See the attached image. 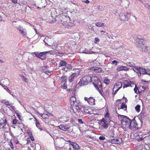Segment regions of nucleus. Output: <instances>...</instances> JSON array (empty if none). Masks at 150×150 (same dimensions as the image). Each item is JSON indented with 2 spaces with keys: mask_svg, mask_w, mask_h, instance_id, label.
<instances>
[{
  "mask_svg": "<svg viewBox=\"0 0 150 150\" xmlns=\"http://www.w3.org/2000/svg\"><path fill=\"white\" fill-rule=\"evenodd\" d=\"M17 120L16 119H13V120L12 122L13 124H16L17 122Z\"/></svg>",
  "mask_w": 150,
  "mask_h": 150,
  "instance_id": "nucleus-50",
  "label": "nucleus"
},
{
  "mask_svg": "<svg viewBox=\"0 0 150 150\" xmlns=\"http://www.w3.org/2000/svg\"><path fill=\"white\" fill-rule=\"evenodd\" d=\"M99 139L100 140H104L105 139V137L104 136H101L99 137Z\"/></svg>",
  "mask_w": 150,
  "mask_h": 150,
  "instance_id": "nucleus-46",
  "label": "nucleus"
},
{
  "mask_svg": "<svg viewBox=\"0 0 150 150\" xmlns=\"http://www.w3.org/2000/svg\"><path fill=\"white\" fill-rule=\"evenodd\" d=\"M109 143H111L112 144H119L122 143V141H107Z\"/></svg>",
  "mask_w": 150,
  "mask_h": 150,
  "instance_id": "nucleus-30",
  "label": "nucleus"
},
{
  "mask_svg": "<svg viewBox=\"0 0 150 150\" xmlns=\"http://www.w3.org/2000/svg\"><path fill=\"white\" fill-rule=\"evenodd\" d=\"M49 52H40L39 58L42 60L45 59L46 57V54L48 53Z\"/></svg>",
  "mask_w": 150,
  "mask_h": 150,
  "instance_id": "nucleus-13",
  "label": "nucleus"
},
{
  "mask_svg": "<svg viewBox=\"0 0 150 150\" xmlns=\"http://www.w3.org/2000/svg\"><path fill=\"white\" fill-rule=\"evenodd\" d=\"M76 74L75 73H73L69 78V81L70 82H72L74 78L76 76Z\"/></svg>",
  "mask_w": 150,
  "mask_h": 150,
  "instance_id": "nucleus-20",
  "label": "nucleus"
},
{
  "mask_svg": "<svg viewBox=\"0 0 150 150\" xmlns=\"http://www.w3.org/2000/svg\"><path fill=\"white\" fill-rule=\"evenodd\" d=\"M2 103L5 105L9 106L11 104H12V103H10L8 101H6L5 100H4Z\"/></svg>",
  "mask_w": 150,
  "mask_h": 150,
  "instance_id": "nucleus-31",
  "label": "nucleus"
},
{
  "mask_svg": "<svg viewBox=\"0 0 150 150\" xmlns=\"http://www.w3.org/2000/svg\"><path fill=\"white\" fill-rule=\"evenodd\" d=\"M4 89L6 90L8 92L11 94V91L6 86H4Z\"/></svg>",
  "mask_w": 150,
  "mask_h": 150,
  "instance_id": "nucleus-40",
  "label": "nucleus"
},
{
  "mask_svg": "<svg viewBox=\"0 0 150 150\" xmlns=\"http://www.w3.org/2000/svg\"><path fill=\"white\" fill-rule=\"evenodd\" d=\"M131 13H129L127 12L125 13L123 12L119 14V17L120 20L123 21H127L129 18L130 16Z\"/></svg>",
  "mask_w": 150,
  "mask_h": 150,
  "instance_id": "nucleus-6",
  "label": "nucleus"
},
{
  "mask_svg": "<svg viewBox=\"0 0 150 150\" xmlns=\"http://www.w3.org/2000/svg\"><path fill=\"white\" fill-rule=\"evenodd\" d=\"M63 69L65 71H67L69 69H68L66 67H65L63 68Z\"/></svg>",
  "mask_w": 150,
  "mask_h": 150,
  "instance_id": "nucleus-57",
  "label": "nucleus"
},
{
  "mask_svg": "<svg viewBox=\"0 0 150 150\" xmlns=\"http://www.w3.org/2000/svg\"><path fill=\"white\" fill-rule=\"evenodd\" d=\"M142 82H146V81L145 80H144V79H142Z\"/></svg>",
  "mask_w": 150,
  "mask_h": 150,
  "instance_id": "nucleus-64",
  "label": "nucleus"
},
{
  "mask_svg": "<svg viewBox=\"0 0 150 150\" xmlns=\"http://www.w3.org/2000/svg\"><path fill=\"white\" fill-rule=\"evenodd\" d=\"M82 109L85 113L87 114L90 113V111H89V109L88 108H82Z\"/></svg>",
  "mask_w": 150,
  "mask_h": 150,
  "instance_id": "nucleus-26",
  "label": "nucleus"
},
{
  "mask_svg": "<svg viewBox=\"0 0 150 150\" xmlns=\"http://www.w3.org/2000/svg\"><path fill=\"white\" fill-rule=\"evenodd\" d=\"M106 120L103 118L101 120V123L102 126L105 128H107L108 127V122Z\"/></svg>",
  "mask_w": 150,
  "mask_h": 150,
  "instance_id": "nucleus-12",
  "label": "nucleus"
},
{
  "mask_svg": "<svg viewBox=\"0 0 150 150\" xmlns=\"http://www.w3.org/2000/svg\"><path fill=\"white\" fill-rule=\"evenodd\" d=\"M100 88H97V90L98 91L100 94L103 96L104 97V93L103 92V91H101L100 90Z\"/></svg>",
  "mask_w": 150,
  "mask_h": 150,
  "instance_id": "nucleus-38",
  "label": "nucleus"
},
{
  "mask_svg": "<svg viewBox=\"0 0 150 150\" xmlns=\"http://www.w3.org/2000/svg\"><path fill=\"white\" fill-rule=\"evenodd\" d=\"M133 69L138 74L139 76H140L141 74H146L150 76V72L147 70L142 67L138 66L133 67Z\"/></svg>",
  "mask_w": 150,
  "mask_h": 150,
  "instance_id": "nucleus-2",
  "label": "nucleus"
},
{
  "mask_svg": "<svg viewBox=\"0 0 150 150\" xmlns=\"http://www.w3.org/2000/svg\"><path fill=\"white\" fill-rule=\"evenodd\" d=\"M145 116V115L144 112H142L139 115V117H140L139 118L140 119V120L141 123H142L143 122V121H142V118H144Z\"/></svg>",
  "mask_w": 150,
  "mask_h": 150,
  "instance_id": "nucleus-21",
  "label": "nucleus"
},
{
  "mask_svg": "<svg viewBox=\"0 0 150 150\" xmlns=\"http://www.w3.org/2000/svg\"><path fill=\"white\" fill-rule=\"evenodd\" d=\"M134 91L135 93H137V91H138V89L137 87H136V85H135V87L134 88Z\"/></svg>",
  "mask_w": 150,
  "mask_h": 150,
  "instance_id": "nucleus-49",
  "label": "nucleus"
},
{
  "mask_svg": "<svg viewBox=\"0 0 150 150\" xmlns=\"http://www.w3.org/2000/svg\"><path fill=\"white\" fill-rule=\"evenodd\" d=\"M141 46L140 47V50L142 51V52H146L148 51V47L147 46L145 45H141Z\"/></svg>",
  "mask_w": 150,
  "mask_h": 150,
  "instance_id": "nucleus-15",
  "label": "nucleus"
},
{
  "mask_svg": "<svg viewBox=\"0 0 150 150\" xmlns=\"http://www.w3.org/2000/svg\"><path fill=\"white\" fill-rule=\"evenodd\" d=\"M95 25L98 27H103L104 26V24L103 23L99 22L96 23Z\"/></svg>",
  "mask_w": 150,
  "mask_h": 150,
  "instance_id": "nucleus-27",
  "label": "nucleus"
},
{
  "mask_svg": "<svg viewBox=\"0 0 150 150\" xmlns=\"http://www.w3.org/2000/svg\"><path fill=\"white\" fill-rule=\"evenodd\" d=\"M42 71L44 72L47 75L49 74L50 73L49 71H47V67L45 66H42Z\"/></svg>",
  "mask_w": 150,
  "mask_h": 150,
  "instance_id": "nucleus-22",
  "label": "nucleus"
},
{
  "mask_svg": "<svg viewBox=\"0 0 150 150\" xmlns=\"http://www.w3.org/2000/svg\"><path fill=\"white\" fill-rule=\"evenodd\" d=\"M78 121L79 123H80L81 124H83V122L82 121L81 119H78Z\"/></svg>",
  "mask_w": 150,
  "mask_h": 150,
  "instance_id": "nucleus-53",
  "label": "nucleus"
},
{
  "mask_svg": "<svg viewBox=\"0 0 150 150\" xmlns=\"http://www.w3.org/2000/svg\"><path fill=\"white\" fill-rule=\"evenodd\" d=\"M18 0H11V1L13 3L16 4H18Z\"/></svg>",
  "mask_w": 150,
  "mask_h": 150,
  "instance_id": "nucleus-51",
  "label": "nucleus"
},
{
  "mask_svg": "<svg viewBox=\"0 0 150 150\" xmlns=\"http://www.w3.org/2000/svg\"><path fill=\"white\" fill-rule=\"evenodd\" d=\"M91 77L88 75L85 76L81 79L78 84L81 86L87 85L88 83L91 80Z\"/></svg>",
  "mask_w": 150,
  "mask_h": 150,
  "instance_id": "nucleus-3",
  "label": "nucleus"
},
{
  "mask_svg": "<svg viewBox=\"0 0 150 150\" xmlns=\"http://www.w3.org/2000/svg\"><path fill=\"white\" fill-rule=\"evenodd\" d=\"M65 67H66L68 69H72V66L71 65L69 64H66Z\"/></svg>",
  "mask_w": 150,
  "mask_h": 150,
  "instance_id": "nucleus-35",
  "label": "nucleus"
},
{
  "mask_svg": "<svg viewBox=\"0 0 150 150\" xmlns=\"http://www.w3.org/2000/svg\"><path fill=\"white\" fill-rule=\"evenodd\" d=\"M99 39L98 38H95V41L96 42H99Z\"/></svg>",
  "mask_w": 150,
  "mask_h": 150,
  "instance_id": "nucleus-58",
  "label": "nucleus"
},
{
  "mask_svg": "<svg viewBox=\"0 0 150 150\" xmlns=\"http://www.w3.org/2000/svg\"><path fill=\"white\" fill-rule=\"evenodd\" d=\"M122 82H119L117 83L115 86H114V88H116V87H118L119 86H120V87H122Z\"/></svg>",
  "mask_w": 150,
  "mask_h": 150,
  "instance_id": "nucleus-28",
  "label": "nucleus"
},
{
  "mask_svg": "<svg viewBox=\"0 0 150 150\" xmlns=\"http://www.w3.org/2000/svg\"><path fill=\"white\" fill-rule=\"evenodd\" d=\"M21 3L22 4L24 5H26L28 4L27 2L25 1H22Z\"/></svg>",
  "mask_w": 150,
  "mask_h": 150,
  "instance_id": "nucleus-55",
  "label": "nucleus"
},
{
  "mask_svg": "<svg viewBox=\"0 0 150 150\" xmlns=\"http://www.w3.org/2000/svg\"><path fill=\"white\" fill-rule=\"evenodd\" d=\"M33 54H34L36 57H39L40 53L38 52H35L33 53Z\"/></svg>",
  "mask_w": 150,
  "mask_h": 150,
  "instance_id": "nucleus-44",
  "label": "nucleus"
},
{
  "mask_svg": "<svg viewBox=\"0 0 150 150\" xmlns=\"http://www.w3.org/2000/svg\"><path fill=\"white\" fill-rule=\"evenodd\" d=\"M118 62L117 61L115 60H114L112 62V64H115V65H117V63Z\"/></svg>",
  "mask_w": 150,
  "mask_h": 150,
  "instance_id": "nucleus-45",
  "label": "nucleus"
},
{
  "mask_svg": "<svg viewBox=\"0 0 150 150\" xmlns=\"http://www.w3.org/2000/svg\"><path fill=\"white\" fill-rule=\"evenodd\" d=\"M84 99L85 100L87 101H88V100H89V98H88L87 97H85L84 98Z\"/></svg>",
  "mask_w": 150,
  "mask_h": 150,
  "instance_id": "nucleus-60",
  "label": "nucleus"
},
{
  "mask_svg": "<svg viewBox=\"0 0 150 150\" xmlns=\"http://www.w3.org/2000/svg\"><path fill=\"white\" fill-rule=\"evenodd\" d=\"M126 65L128 66L133 67L132 64H131L130 62H127L126 63Z\"/></svg>",
  "mask_w": 150,
  "mask_h": 150,
  "instance_id": "nucleus-52",
  "label": "nucleus"
},
{
  "mask_svg": "<svg viewBox=\"0 0 150 150\" xmlns=\"http://www.w3.org/2000/svg\"><path fill=\"white\" fill-rule=\"evenodd\" d=\"M127 106L125 105L124 103H122L121 105V108L122 109H124V108L126 109Z\"/></svg>",
  "mask_w": 150,
  "mask_h": 150,
  "instance_id": "nucleus-42",
  "label": "nucleus"
},
{
  "mask_svg": "<svg viewBox=\"0 0 150 150\" xmlns=\"http://www.w3.org/2000/svg\"><path fill=\"white\" fill-rule=\"evenodd\" d=\"M27 133H28L29 138L31 139V141H34V139L32 135L31 132L28 130L27 131Z\"/></svg>",
  "mask_w": 150,
  "mask_h": 150,
  "instance_id": "nucleus-24",
  "label": "nucleus"
},
{
  "mask_svg": "<svg viewBox=\"0 0 150 150\" xmlns=\"http://www.w3.org/2000/svg\"><path fill=\"white\" fill-rule=\"evenodd\" d=\"M124 82L125 83H127L128 85H129V86L132 87L134 85V83L129 80H125Z\"/></svg>",
  "mask_w": 150,
  "mask_h": 150,
  "instance_id": "nucleus-19",
  "label": "nucleus"
},
{
  "mask_svg": "<svg viewBox=\"0 0 150 150\" xmlns=\"http://www.w3.org/2000/svg\"><path fill=\"white\" fill-rule=\"evenodd\" d=\"M124 85L123 86V88H125L128 87H129V85H128L127 83H125V82H124Z\"/></svg>",
  "mask_w": 150,
  "mask_h": 150,
  "instance_id": "nucleus-47",
  "label": "nucleus"
},
{
  "mask_svg": "<svg viewBox=\"0 0 150 150\" xmlns=\"http://www.w3.org/2000/svg\"><path fill=\"white\" fill-rule=\"evenodd\" d=\"M42 117L44 119L47 118H48L49 116L47 114H42L41 115Z\"/></svg>",
  "mask_w": 150,
  "mask_h": 150,
  "instance_id": "nucleus-37",
  "label": "nucleus"
},
{
  "mask_svg": "<svg viewBox=\"0 0 150 150\" xmlns=\"http://www.w3.org/2000/svg\"><path fill=\"white\" fill-rule=\"evenodd\" d=\"M84 2L86 4H88L89 3V1L88 0H87L86 1H84Z\"/></svg>",
  "mask_w": 150,
  "mask_h": 150,
  "instance_id": "nucleus-61",
  "label": "nucleus"
},
{
  "mask_svg": "<svg viewBox=\"0 0 150 150\" xmlns=\"http://www.w3.org/2000/svg\"><path fill=\"white\" fill-rule=\"evenodd\" d=\"M35 4L37 5L40 4L42 3V0H35Z\"/></svg>",
  "mask_w": 150,
  "mask_h": 150,
  "instance_id": "nucleus-36",
  "label": "nucleus"
},
{
  "mask_svg": "<svg viewBox=\"0 0 150 150\" xmlns=\"http://www.w3.org/2000/svg\"><path fill=\"white\" fill-rule=\"evenodd\" d=\"M129 125V128L132 130L135 131L139 128L137 122L134 118L131 121Z\"/></svg>",
  "mask_w": 150,
  "mask_h": 150,
  "instance_id": "nucleus-5",
  "label": "nucleus"
},
{
  "mask_svg": "<svg viewBox=\"0 0 150 150\" xmlns=\"http://www.w3.org/2000/svg\"><path fill=\"white\" fill-rule=\"evenodd\" d=\"M105 117H106L109 118V115L108 113H107L105 115Z\"/></svg>",
  "mask_w": 150,
  "mask_h": 150,
  "instance_id": "nucleus-56",
  "label": "nucleus"
},
{
  "mask_svg": "<svg viewBox=\"0 0 150 150\" xmlns=\"http://www.w3.org/2000/svg\"><path fill=\"white\" fill-rule=\"evenodd\" d=\"M35 120H36L35 124H36V126L38 128H39L40 127V124L39 123V122L38 121V120H37L36 119H35Z\"/></svg>",
  "mask_w": 150,
  "mask_h": 150,
  "instance_id": "nucleus-39",
  "label": "nucleus"
},
{
  "mask_svg": "<svg viewBox=\"0 0 150 150\" xmlns=\"http://www.w3.org/2000/svg\"><path fill=\"white\" fill-rule=\"evenodd\" d=\"M121 88V87H119L116 90H115L113 93L114 95H115L117 93V92L119 90V89Z\"/></svg>",
  "mask_w": 150,
  "mask_h": 150,
  "instance_id": "nucleus-48",
  "label": "nucleus"
},
{
  "mask_svg": "<svg viewBox=\"0 0 150 150\" xmlns=\"http://www.w3.org/2000/svg\"><path fill=\"white\" fill-rule=\"evenodd\" d=\"M136 40L137 42H139L138 47L139 48H140V47L141 46V45H144V41L143 39L140 38H137Z\"/></svg>",
  "mask_w": 150,
  "mask_h": 150,
  "instance_id": "nucleus-17",
  "label": "nucleus"
},
{
  "mask_svg": "<svg viewBox=\"0 0 150 150\" xmlns=\"http://www.w3.org/2000/svg\"><path fill=\"white\" fill-rule=\"evenodd\" d=\"M67 62L65 61H61L60 62V65L62 67L64 66H65Z\"/></svg>",
  "mask_w": 150,
  "mask_h": 150,
  "instance_id": "nucleus-34",
  "label": "nucleus"
},
{
  "mask_svg": "<svg viewBox=\"0 0 150 150\" xmlns=\"http://www.w3.org/2000/svg\"><path fill=\"white\" fill-rule=\"evenodd\" d=\"M119 141V139H117L116 137H115V138H114L113 139H111V141Z\"/></svg>",
  "mask_w": 150,
  "mask_h": 150,
  "instance_id": "nucleus-54",
  "label": "nucleus"
},
{
  "mask_svg": "<svg viewBox=\"0 0 150 150\" xmlns=\"http://www.w3.org/2000/svg\"><path fill=\"white\" fill-rule=\"evenodd\" d=\"M135 108L136 111L138 112L140 111V106L139 105H137L135 106Z\"/></svg>",
  "mask_w": 150,
  "mask_h": 150,
  "instance_id": "nucleus-29",
  "label": "nucleus"
},
{
  "mask_svg": "<svg viewBox=\"0 0 150 150\" xmlns=\"http://www.w3.org/2000/svg\"><path fill=\"white\" fill-rule=\"evenodd\" d=\"M116 70L117 71H127L129 70V69L127 67L122 66L117 68Z\"/></svg>",
  "mask_w": 150,
  "mask_h": 150,
  "instance_id": "nucleus-11",
  "label": "nucleus"
},
{
  "mask_svg": "<svg viewBox=\"0 0 150 150\" xmlns=\"http://www.w3.org/2000/svg\"><path fill=\"white\" fill-rule=\"evenodd\" d=\"M10 107H8V108H9V109L11 110H15L16 109V108L15 107L12 105V104H11L9 106Z\"/></svg>",
  "mask_w": 150,
  "mask_h": 150,
  "instance_id": "nucleus-32",
  "label": "nucleus"
},
{
  "mask_svg": "<svg viewBox=\"0 0 150 150\" xmlns=\"http://www.w3.org/2000/svg\"><path fill=\"white\" fill-rule=\"evenodd\" d=\"M57 127L63 131H66L69 128L70 126L67 125H60Z\"/></svg>",
  "mask_w": 150,
  "mask_h": 150,
  "instance_id": "nucleus-9",
  "label": "nucleus"
},
{
  "mask_svg": "<svg viewBox=\"0 0 150 150\" xmlns=\"http://www.w3.org/2000/svg\"><path fill=\"white\" fill-rule=\"evenodd\" d=\"M68 142H71L70 144H71V146L73 148L74 150H78L79 149V146L76 143L71 142V141H68Z\"/></svg>",
  "mask_w": 150,
  "mask_h": 150,
  "instance_id": "nucleus-14",
  "label": "nucleus"
},
{
  "mask_svg": "<svg viewBox=\"0 0 150 150\" xmlns=\"http://www.w3.org/2000/svg\"><path fill=\"white\" fill-rule=\"evenodd\" d=\"M62 82H64L66 80V77L65 76H63L61 78Z\"/></svg>",
  "mask_w": 150,
  "mask_h": 150,
  "instance_id": "nucleus-41",
  "label": "nucleus"
},
{
  "mask_svg": "<svg viewBox=\"0 0 150 150\" xmlns=\"http://www.w3.org/2000/svg\"><path fill=\"white\" fill-rule=\"evenodd\" d=\"M145 146L144 144H140L139 145H137V150H141L143 149V148H145Z\"/></svg>",
  "mask_w": 150,
  "mask_h": 150,
  "instance_id": "nucleus-23",
  "label": "nucleus"
},
{
  "mask_svg": "<svg viewBox=\"0 0 150 150\" xmlns=\"http://www.w3.org/2000/svg\"><path fill=\"white\" fill-rule=\"evenodd\" d=\"M7 120L4 117L0 120V125L1 126L3 125L2 127V128L3 129L6 128V125L7 124Z\"/></svg>",
  "mask_w": 150,
  "mask_h": 150,
  "instance_id": "nucleus-8",
  "label": "nucleus"
},
{
  "mask_svg": "<svg viewBox=\"0 0 150 150\" xmlns=\"http://www.w3.org/2000/svg\"><path fill=\"white\" fill-rule=\"evenodd\" d=\"M149 137H150V136H149L148 137H145L146 139V140H148V138H149Z\"/></svg>",
  "mask_w": 150,
  "mask_h": 150,
  "instance_id": "nucleus-63",
  "label": "nucleus"
},
{
  "mask_svg": "<svg viewBox=\"0 0 150 150\" xmlns=\"http://www.w3.org/2000/svg\"><path fill=\"white\" fill-rule=\"evenodd\" d=\"M110 81L108 79H105L104 81V82L105 84H108L109 83Z\"/></svg>",
  "mask_w": 150,
  "mask_h": 150,
  "instance_id": "nucleus-43",
  "label": "nucleus"
},
{
  "mask_svg": "<svg viewBox=\"0 0 150 150\" xmlns=\"http://www.w3.org/2000/svg\"><path fill=\"white\" fill-rule=\"evenodd\" d=\"M116 113L118 115V117H119L120 116V119L121 121L122 124H125L126 123H125V122L128 120V119H130L126 116L121 115L118 113L117 112H116Z\"/></svg>",
  "mask_w": 150,
  "mask_h": 150,
  "instance_id": "nucleus-7",
  "label": "nucleus"
},
{
  "mask_svg": "<svg viewBox=\"0 0 150 150\" xmlns=\"http://www.w3.org/2000/svg\"><path fill=\"white\" fill-rule=\"evenodd\" d=\"M95 99L93 97H89V100H88V103L91 105H95Z\"/></svg>",
  "mask_w": 150,
  "mask_h": 150,
  "instance_id": "nucleus-16",
  "label": "nucleus"
},
{
  "mask_svg": "<svg viewBox=\"0 0 150 150\" xmlns=\"http://www.w3.org/2000/svg\"><path fill=\"white\" fill-rule=\"evenodd\" d=\"M67 87V86L64 83V86H62V88L64 89H66Z\"/></svg>",
  "mask_w": 150,
  "mask_h": 150,
  "instance_id": "nucleus-59",
  "label": "nucleus"
},
{
  "mask_svg": "<svg viewBox=\"0 0 150 150\" xmlns=\"http://www.w3.org/2000/svg\"><path fill=\"white\" fill-rule=\"evenodd\" d=\"M70 102L72 106V109L74 112H79L80 111H82V108L81 105L80 103L79 100L76 99L74 96H71L70 98Z\"/></svg>",
  "mask_w": 150,
  "mask_h": 150,
  "instance_id": "nucleus-1",
  "label": "nucleus"
},
{
  "mask_svg": "<svg viewBox=\"0 0 150 150\" xmlns=\"http://www.w3.org/2000/svg\"><path fill=\"white\" fill-rule=\"evenodd\" d=\"M91 81H93V84L94 86L97 88H100V89L102 88L101 86V83L100 80L96 76H92L91 77Z\"/></svg>",
  "mask_w": 150,
  "mask_h": 150,
  "instance_id": "nucleus-4",
  "label": "nucleus"
},
{
  "mask_svg": "<svg viewBox=\"0 0 150 150\" xmlns=\"http://www.w3.org/2000/svg\"><path fill=\"white\" fill-rule=\"evenodd\" d=\"M21 77L23 81L26 83L28 82V79L27 78L25 77L24 76H22V75L21 76Z\"/></svg>",
  "mask_w": 150,
  "mask_h": 150,
  "instance_id": "nucleus-33",
  "label": "nucleus"
},
{
  "mask_svg": "<svg viewBox=\"0 0 150 150\" xmlns=\"http://www.w3.org/2000/svg\"><path fill=\"white\" fill-rule=\"evenodd\" d=\"M17 30L20 32L21 34L23 36L25 35L26 34V30L23 28L22 26L19 25L17 28Z\"/></svg>",
  "mask_w": 150,
  "mask_h": 150,
  "instance_id": "nucleus-10",
  "label": "nucleus"
},
{
  "mask_svg": "<svg viewBox=\"0 0 150 150\" xmlns=\"http://www.w3.org/2000/svg\"><path fill=\"white\" fill-rule=\"evenodd\" d=\"M92 70H94L97 72H101L102 71V69L99 67H92L91 68Z\"/></svg>",
  "mask_w": 150,
  "mask_h": 150,
  "instance_id": "nucleus-18",
  "label": "nucleus"
},
{
  "mask_svg": "<svg viewBox=\"0 0 150 150\" xmlns=\"http://www.w3.org/2000/svg\"><path fill=\"white\" fill-rule=\"evenodd\" d=\"M11 145H10V146L11 147V148L13 149V146L12 143L11 142Z\"/></svg>",
  "mask_w": 150,
  "mask_h": 150,
  "instance_id": "nucleus-62",
  "label": "nucleus"
},
{
  "mask_svg": "<svg viewBox=\"0 0 150 150\" xmlns=\"http://www.w3.org/2000/svg\"><path fill=\"white\" fill-rule=\"evenodd\" d=\"M131 121L130 119H128V120L125 122V123H126L125 124L122 125H125L126 127H128L129 128V124L130 123Z\"/></svg>",
  "mask_w": 150,
  "mask_h": 150,
  "instance_id": "nucleus-25",
  "label": "nucleus"
}]
</instances>
